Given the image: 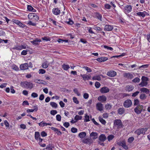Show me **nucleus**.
Returning <instances> with one entry per match:
<instances>
[{
	"label": "nucleus",
	"instance_id": "nucleus-1",
	"mask_svg": "<svg viewBox=\"0 0 150 150\" xmlns=\"http://www.w3.org/2000/svg\"><path fill=\"white\" fill-rule=\"evenodd\" d=\"M21 86L24 88L31 89L33 87V84L30 82L24 81L21 82Z\"/></svg>",
	"mask_w": 150,
	"mask_h": 150
},
{
	"label": "nucleus",
	"instance_id": "nucleus-2",
	"mask_svg": "<svg viewBox=\"0 0 150 150\" xmlns=\"http://www.w3.org/2000/svg\"><path fill=\"white\" fill-rule=\"evenodd\" d=\"M147 129L148 128L146 127L139 129L135 131L134 133L139 135H140L141 134H145V132L147 131Z\"/></svg>",
	"mask_w": 150,
	"mask_h": 150
},
{
	"label": "nucleus",
	"instance_id": "nucleus-3",
	"mask_svg": "<svg viewBox=\"0 0 150 150\" xmlns=\"http://www.w3.org/2000/svg\"><path fill=\"white\" fill-rule=\"evenodd\" d=\"M132 10L131 6L129 5H127L125 6L123 11L126 14H127L130 12Z\"/></svg>",
	"mask_w": 150,
	"mask_h": 150
},
{
	"label": "nucleus",
	"instance_id": "nucleus-4",
	"mask_svg": "<svg viewBox=\"0 0 150 150\" xmlns=\"http://www.w3.org/2000/svg\"><path fill=\"white\" fill-rule=\"evenodd\" d=\"M114 125L115 126H118L119 127H123V125L121 120L120 119L115 120L114 121Z\"/></svg>",
	"mask_w": 150,
	"mask_h": 150
},
{
	"label": "nucleus",
	"instance_id": "nucleus-5",
	"mask_svg": "<svg viewBox=\"0 0 150 150\" xmlns=\"http://www.w3.org/2000/svg\"><path fill=\"white\" fill-rule=\"evenodd\" d=\"M132 105V102L130 100H126L123 103L124 106L125 108H129Z\"/></svg>",
	"mask_w": 150,
	"mask_h": 150
},
{
	"label": "nucleus",
	"instance_id": "nucleus-6",
	"mask_svg": "<svg viewBox=\"0 0 150 150\" xmlns=\"http://www.w3.org/2000/svg\"><path fill=\"white\" fill-rule=\"evenodd\" d=\"M117 144L119 146H122L126 150H127L128 149V146L126 145L125 142L124 141L118 142Z\"/></svg>",
	"mask_w": 150,
	"mask_h": 150
},
{
	"label": "nucleus",
	"instance_id": "nucleus-7",
	"mask_svg": "<svg viewBox=\"0 0 150 150\" xmlns=\"http://www.w3.org/2000/svg\"><path fill=\"white\" fill-rule=\"evenodd\" d=\"M113 28V25H105L104 29L105 31H111Z\"/></svg>",
	"mask_w": 150,
	"mask_h": 150
},
{
	"label": "nucleus",
	"instance_id": "nucleus-8",
	"mask_svg": "<svg viewBox=\"0 0 150 150\" xmlns=\"http://www.w3.org/2000/svg\"><path fill=\"white\" fill-rule=\"evenodd\" d=\"M41 41L42 40L41 39L36 38L33 40L31 41V42L34 45H38L40 44V43Z\"/></svg>",
	"mask_w": 150,
	"mask_h": 150
},
{
	"label": "nucleus",
	"instance_id": "nucleus-9",
	"mask_svg": "<svg viewBox=\"0 0 150 150\" xmlns=\"http://www.w3.org/2000/svg\"><path fill=\"white\" fill-rule=\"evenodd\" d=\"M96 107L97 109L100 111H101L103 109V105L100 103H98L96 105Z\"/></svg>",
	"mask_w": 150,
	"mask_h": 150
},
{
	"label": "nucleus",
	"instance_id": "nucleus-10",
	"mask_svg": "<svg viewBox=\"0 0 150 150\" xmlns=\"http://www.w3.org/2000/svg\"><path fill=\"white\" fill-rule=\"evenodd\" d=\"M98 139L101 142H103L106 140L107 137L105 134H102L99 136Z\"/></svg>",
	"mask_w": 150,
	"mask_h": 150
},
{
	"label": "nucleus",
	"instance_id": "nucleus-11",
	"mask_svg": "<svg viewBox=\"0 0 150 150\" xmlns=\"http://www.w3.org/2000/svg\"><path fill=\"white\" fill-rule=\"evenodd\" d=\"M107 75L109 76L113 77L116 75V72L114 71H110L107 72Z\"/></svg>",
	"mask_w": 150,
	"mask_h": 150
},
{
	"label": "nucleus",
	"instance_id": "nucleus-12",
	"mask_svg": "<svg viewBox=\"0 0 150 150\" xmlns=\"http://www.w3.org/2000/svg\"><path fill=\"white\" fill-rule=\"evenodd\" d=\"M98 99L99 101L103 103L106 101L107 98L106 96L104 95H102V96H99Z\"/></svg>",
	"mask_w": 150,
	"mask_h": 150
},
{
	"label": "nucleus",
	"instance_id": "nucleus-13",
	"mask_svg": "<svg viewBox=\"0 0 150 150\" xmlns=\"http://www.w3.org/2000/svg\"><path fill=\"white\" fill-rule=\"evenodd\" d=\"M109 89L107 87H104L100 89V92L102 93H106L109 91Z\"/></svg>",
	"mask_w": 150,
	"mask_h": 150
},
{
	"label": "nucleus",
	"instance_id": "nucleus-14",
	"mask_svg": "<svg viewBox=\"0 0 150 150\" xmlns=\"http://www.w3.org/2000/svg\"><path fill=\"white\" fill-rule=\"evenodd\" d=\"M20 68L22 70H25L28 69V63H25L21 64L20 66Z\"/></svg>",
	"mask_w": 150,
	"mask_h": 150
},
{
	"label": "nucleus",
	"instance_id": "nucleus-15",
	"mask_svg": "<svg viewBox=\"0 0 150 150\" xmlns=\"http://www.w3.org/2000/svg\"><path fill=\"white\" fill-rule=\"evenodd\" d=\"M52 12L54 14L56 15L59 14L60 13V10L57 8H53Z\"/></svg>",
	"mask_w": 150,
	"mask_h": 150
},
{
	"label": "nucleus",
	"instance_id": "nucleus-16",
	"mask_svg": "<svg viewBox=\"0 0 150 150\" xmlns=\"http://www.w3.org/2000/svg\"><path fill=\"white\" fill-rule=\"evenodd\" d=\"M135 13L136 14V15L138 16L144 18L146 14V12L144 11L143 12H139Z\"/></svg>",
	"mask_w": 150,
	"mask_h": 150
},
{
	"label": "nucleus",
	"instance_id": "nucleus-17",
	"mask_svg": "<svg viewBox=\"0 0 150 150\" xmlns=\"http://www.w3.org/2000/svg\"><path fill=\"white\" fill-rule=\"evenodd\" d=\"M54 148V145L52 144H49L46 146V148L43 150H45V149L47 150H52Z\"/></svg>",
	"mask_w": 150,
	"mask_h": 150
},
{
	"label": "nucleus",
	"instance_id": "nucleus-18",
	"mask_svg": "<svg viewBox=\"0 0 150 150\" xmlns=\"http://www.w3.org/2000/svg\"><path fill=\"white\" fill-rule=\"evenodd\" d=\"M81 76L82 77L83 79L85 81L86 80H88L89 79H91V76H89L88 75L86 74H81Z\"/></svg>",
	"mask_w": 150,
	"mask_h": 150
},
{
	"label": "nucleus",
	"instance_id": "nucleus-19",
	"mask_svg": "<svg viewBox=\"0 0 150 150\" xmlns=\"http://www.w3.org/2000/svg\"><path fill=\"white\" fill-rule=\"evenodd\" d=\"M34 81L35 83H38L42 84L45 85L47 84V83L46 81H45L42 80H40V79H35L34 80Z\"/></svg>",
	"mask_w": 150,
	"mask_h": 150
},
{
	"label": "nucleus",
	"instance_id": "nucleus-20",
	"mask_svg": "<svg viewBox=\"0 0 150 150\" xmlns=\"http://www.w3.org/2000/svg\"><path fill=\"white\" fill-rule=\"evenodd\" d=\"M124 76L130 79H132L133 78V75L129 73H125L124 74Z\"/></svg>",
	"mask_w": 150,
	"mask_h": 150
},
{
	"label": "nucleus",
	"instance_id": "nucleus-21",
	"mask_svg": "<svg viewBox=\"0 0 150 150\" xmlns=\"http://www.w3.org/2000/svg\"><path fill=\"white\" fill-rule=\"evenodd\" d=\"M92 140L89 138H87L84 139L82 141V142L85 144H90L92 143Z\"/></svg>",
	"mask_w": 150,
	"mask_h": 150
},
{
	"label": "nucleus",
	"instance_id": "nucleus-22",
	"mask_svg": "<svg viewBox=\"0 0 150 150\" xmlns=\"http://www.w3.org/2000/svg\"><path fill=\"white\" fill-rule=\"evenodd\" d=\"M108 59V58L107 57H101L97 58L96 60L98 62H102L107 60Z\"/></svg>",
	"mask_w": 150,
	"mask_h": 150
},
{
	"label": "nucleus",
	"instance_id": "nucleus-23",
	"mask_svg": "<svg viewBox=\"0 0 150 150\" xmlns=\"http://www.w3.org/2000/svg\"><path fill=\"white\" fill-rule=\"evenodd\" d=\"M98 134L97 132H92L90 134V136L91 137H94L93 139H96L98 138Z\"/></svg>",
	"mask_w": 150,
	"mask_h": 150
},
{
	"label": "nucleus",
	"instance_id": "nucleus-24",
	"mask_svg": "<svg viewBox=\"0 0 150 150\" xmlns=\"http://www.w3.org/2000/svg\"><path fill=\"white\" fill-rule=\"evenodd\" d=\"M134 89V87L132 85H128L126 86L125 90L129 92L132 91Z\"/></svg>",
	"mask_w": 150,
	"mask_h": 150
},
{
	"label": "nucleus",
	"instance_id": "nucleus-25",
	"mask_svg": "<svg viewBox=\"0 0 150 150\" xmlns=\"http://www.w3.org/2000/svg\"><path fill=\"white\" fill-rule=\"evenodd\" d=\"M34 107L35 108L34 109H28L27 110V112H33L34 111H37L38 110V108L37 105L34 106Z\"/></svg>",
	"mask_w": 150,
	"mask_h": 150
},
{
	"label": "nucleus",
	"instance_id": "nucleus-26",
	"mask_svg": "<svg viewBox=\"0 0 150 150\" xmlns=\"http://www.w3.org/2000/svg\"><path fill=\"white\" fill-rule=\"evenodd\" d=\"M125 112V109L123 108H120L118 110V113L120 115L124 114Z\"/></svg>",
	"mask_w": 150,
	"mask_h": 150
},
{
	"label": "nucleus",
	"instance_id": "nucleus-27",
	"mask_svg": "<svg viewBox=\"0 0 150 150\" xmlns=\"http://www.w3.org/2000/svg\"><path fill=\"white\" fill-rule=\"evenodd\" d=\"M140 91H141V92L145 93L146 94H148L149 92V89L144 87L141 88Z\"/></svg>",
	"mask_w": 150,
	"mask_h": 150
},
{
	"label": "nucleus",
	"instance_id": "nucleus-28",
	"mask_svg": "<svg viewBox=\"0 0 150 150\" xmlns=\"http://www.w3.org/2000/svg\"><path fill=\"white\" fill-rule=\"evenodd\" d=\"M27 9L28 10L30 11L33 12H35L36 11V9H34L31 6L28 5L27 6Z\"/></svg>",
	"mask_w": 150,
	"mask_h": 150
},
{
	"label": "nucleus",
	"instance_id": "nucleus-29",
	"mask_svg": "<svg viewBox=\"0 0 150 150\" xmlns=\"http://www.w3.org/2000/svg\"><path fill=\"white\" fill-rule=\"evenodd\" d=\"M40 137V135L38 132H35V138L37 140H38V139Z\"/></svg>",
	"mask_w": 150,
	"mask_h": 150
},
{
	"label": "nucleus",
	"instance_id": "nucleus-30",
	"mask_svg": "<svg viewBox=\"0 0 150 150\" xmlns=\"http://www.w3.org/2000/svg\"><path fill=\"white\" fill-rule=\"evenodd\" d=\"M86 132H82L79 134V137L81 138H83L86 136Z\"/></svg>",
	"mask_w": 150,
	"mask_h": 150
},
{
	"label": "nucleus",
	"instance_id": "nucleus-31",
	"mask_svg": "<svg viewBox=\"0 0 150 150\" xmlns=\"http://www.w3.org/2000/svg\"><path fill=\"white\" fill-rule=\"evenodd\" d=\"M95 16L98 19L102 21V15L98 12L95 13Z\"/></svg>",
	"mask_w": 150,
	"mask_h": 150
},
{
	"label": "nucleus",
	"instance_id": "nucleus-32",
	"mask_svg": "<svg viewBox=\"0 0 150 150\" xmlns=\"http://www.w3.org/2000/svg\"><path fill=\"white\" fill-rule=\"evenodd\" d=\"M147 97V96L145 94L142 93L140 96L139 98L140 99L142 100H144Z\"/></svg>",
	"mask_w": 150,
	"mask_h": 150
},
{
	"label": "nucleus",
	"instance_id": "nucleus-33",
	"mask_svg": "<svg viewBox=\"0 0 150 150\" xmlns=\"http://www.w3.org/2000/svg\"><path fill=\"white\" fill-rule=\"evenodd\" d=\"M148 84L147 82L142 81V82L139 84V85L141 87L146 86Z\"/></svg>",
	"mask_w": 150,
	"mask_h": 150
},
{
	"label": "nucleus",
	"instance_id": "nucleus-34",
	"mask_svg": "<svg viewBox=\"0 0 150 150\" xmlns=\"http://www.w3.org/2000/svg\"><path fill=\"white\" fill-rule=\"evenodd\" d=\"M35 15V13H30L28 15V18L30 20H31L34 17Z\"/></svg>",
	"mask_w": 150,
	"mask_h": 150
},
{
	"label": "nucleus",
	"instance_id": "nucleus-35",
	"mask_svg": "<svg viewBox=\"0 0 150 150\" xmlns=\"http://www.w3.org/2000/svg\"><path fill=\"white\" fill-rule=\"evenodd\" d=\"M99 121L103 125H105L106 123L105 120H104L102 117H99Z\"/></svg>",
	"mask_w": 150,
	"mask_h": 150
},
{
	"label": "nucleus",
	"instance_id": "nucleus-36",
	"mask_svg": "<svg viewBox=\"0 0 150 150\" xmlns=\"http://www.w3.org/2000/svg\"><path fill=\"white\" fill-rule=\"evenodd\" d=\"M115 137L113 135H109L107 137L108 140L109 141H110L112 140Z\"/></svg>",
	"mask_w": 150,
	"mask_h": 150
},
{
	"label": "nucleus",
	"instance_id": "nucleus-37",
	"mask_svg": "<svg viewBox=\"0 0 150 150\" xmlns=\"http://www.w3.org/2000/svg\"><path fill=\"white\" fill-rule=\"evenodd\" d=\"M50 105L53 108H55L57 107V104L55 103L54 102H51L50 103Z\"/></svg>",
	"mask_w": 150,
	"mask_h": 150
},
{
	"label": "nucleus",
	"instance_id": "nucleus-38",
	"mask_svg": "<svg viewBox=\"0 0 150 150\" xmlns=\"http://www.w3.org/2000/svg\"><path fill=\"white\" fill-rule=\"evenodd\" d=\"M119 95L121 96V97L122 98L127 96H129L128 94L126 93H121Z\"/></svg>",
	"mask_w": 150,
	"mask_h": 150
},
{
	"label": "nucleus",
	"instance_id": "nucleus-39",
	"mask_svg": "<svg viewBox=\"0 0 150 150\" xmlns=\"http://www.w3.org/2000/svg\"><path fill=\"white\" fill-rule=\"evenodd\" d=\"M63 68L64 69V70H67L69 69L70 68L69 66L68 65H66L64 64L62 66Z\"/></svg>",
	"mask_w": 150,
	"mask_h": 150
},
{
	"label": "nucleus",
	"instance_id": "nucleus-40",
	"mask_svg": "<svg viewBox=\"0 0 150 150\" xmlns=\"http://www.w3.org/2000/svg\"><path fill=\"white\" fill-rule=\"evenodd\" d=\"M92 79L93 80H97L98 81L101 80V77L99 75L94 76L93 77Z\"/></svg>",
	"mask_w": 150,
	"mask_h": 150
},
{
	"label": "nucleus",
	"instance_id": "nucleus-41",
	"mask_svg": "<svg viewBox=\"0 0 150 150\" xmlns=\"http://www.w3.org/2000/svg\"><path fill=\"white\" fill-rule=\"evenodd\" d=\"M136 108H138L139 110L140 111V112H141L143 110V106L142 105H138Z\"/></svg>",
	"mask_w": 150,
	"mask_h": 150
},
{
	"label": "nucleus",
	"instance_id": "nucleus-42",
	"mask_svg": "<svg viewBox=\"0 0 150 150\" xmlns=\"http://www.w3.org/2000/svg\"><path fill=\"white\" fill-rule=\"evenodd\" d=\"M82 118V117L81 116H79L78 115H76L74 117V120H76L77 122V121L79 120H81Z\"/></svg>",
	"mask_w": 150,
	"mask_h": 150
},
{
	"label": "nucleus",
	"instance_id": "nucleus-43",
	"mask_svg": "<svg viewBox=\"0 0 150 150\" xmlns=\"http://www.w3.org/2000/svg\"><path fill=\"white\" fill-rule=\"evenodd\" d=\"M140 81V79L138 77L135 78V79H133L132 81L134 83H138Z\"/></svg>",
	"mask_w": 150,
	"mask_h": 150
},
{
	"label": "nucleus",
	"instance_id": "nucleus-44",
	"mask_svg": "<svg viewBox=\"0 0 150 150\" xmlns=\"http://www.w3.org/2000/svg\"><path fill=\"white\" fill-rule=\"evenodd\" d=\"M42 39L43 40H45L46 41H50L51 39L48 37H44L42 38Z\"/></svg>",
	"mask_w": 150,
	"mask_h": 150
},
{
	"label": "nucleus",
	"instance_id": "nucleus-45",
	"mask_svg": "<svg viewBox=\"0 0 150 150\" xmlns=\"http://www.w3.org/2000/svg\"><path fill=\"white\" fill-rule=\"evenodd\" d=\"M83 68L86 71H87V72H90L92 71L91 69L90 68L87 66H84L83 67Z\"/></svg>",
	"mask_w": 150,
	"mask_h": 150
},
{
	"label": "nucleus",
	"instance_id": "nucleus-46",
	"mask_svg": "<svg viewBox=\"0 0 150 150\" xmlns=\"http://www.w3.org/2000/svg\"><path fill=\"white\" fill-rule=\"evenodd\" d=\"M141 79L142 81L146 82L149 81V79L148 78L144 76H142Z\"/></svg>",
	"mask_w": 150,
	"mask_h": 150
},
{
	"label": "nucleus",
	"instance_id": "nucleus-47",
	"mask_svg": "<svg viewBox=\"0 0 150 150\" xmlns=\"http://www.w3.org/2000/svg\"><path fill=\"white\" fill-rule=\"evenodd\" d=\"M42 66L43 68L45 69L48 67V65L47 64V62H45L42 64Z\"/></svg>",
	"mask_w": 150,
	"mask_h": 150
},
{
	"label": "nucleus",
	"instance_id": "nucleus-48",
	"mask_svg": "<svg viewBox=\"0 0 150 150\" xmlns=\"http://www.w3.org/2000/svg\"><path fill=\"white\" fill-rule=\"evenodd\" d=\"M134 138L132 137H129L128 139V142L129 143H131L134 141Z\"/></svg>",
	"mask_w": 150,
	"mask_h": 150
},
{
	"label": "nucleus",
	"instance_id": "nucleus-49",
	"mask_svg": "<svg viewBox=\"0 0 150 150\" xmlns=\"http://www.w3.org/2000/svg\"><path fill=\"white\" fill-rule=\"evenodd\" d=\"M73 91L77 96H80L81 94L79 93L78 89L76 88H74L73 89Z\"/></svg>",
	"mask_w": 150,
	"mask_h": 150
},
{
	"label": "nucleus",
	"instance_id": "nucleus-50",
	"mask_svg": "<svg viewBox=\"0 0 150 150\" xmlns=\"http://www.w3.org/2000/svg\"><path fill=\"white\" fill-rule=\"evenodd\" d=\"M27 24L28 25H29L33 26H36V23H33L31 21H28V23H27Z\"/></svg>",
	"mask_w": 150,
	"mask_h": 150
},
{
	"label": "nucleus",
	"instance_id": "nucleus-51",
	"mask_svg": "<svg viewBox=\"0 0 150 150\" xmlns=\"http://www.w3.org/2000/svg\"><path fill=\"white\" fill-rule=\"evenodd\" d=\"M23 49H25V47H23L21 45H18L16 47V49L17 50H20Z\"/></svg>",
	"mask_w": 150,
	"mask_h": 150
},
{
	"label": "nucleus",
	"instance_id": "nucleus-52",
	"mask_svg": "<svg viewBox=\"0 0 150 150\" xmlns=\"http://www.w3.org/2000/svg\"><path fill=\"white\" fill-rule=\"evenodd\" d=\"M85 119H84V122H87L90 121L89 120V117L88 115H86L85 116Z\"/></svg>",
	"mask_w": 150,
	"mask_h": 150
},
{
	"label": "nucleus",
	"instance_id": "nucleus-53",
	"mask_svg": "<svg viewBox=\"0 0 150 150\" xmlns=\"http://www.w3.org/2000/svg\"><path fill=\"white\" fill-rule=\"evenodd\" d=\"M38 124L39 126L40 127H44V126H47V123L43 122L42 121L39 123Z\"/></svg>",
	"mask_w": 150,
	"mask_h": 150
},
{
	"label": "nucleus",
	"instance_id": "nucleus-54",
	"mask_svg": "<svg viewBox=\"0 0 150 150\" xmlns=\"http://www.w3.org/2000/svg\"><path fill=\"white\" fill-rule=\"evenodd\" d=\"M57 113V110H52L50 111V113L51 115H54Z\"/></svg>",
	"mask_w": 150,
	"mask_h": 150
},
{
	"label": "nucleus",
	"instance_id": "nucleus-55",
	"mask_svg": "<svg viewBox=\"0 0 150 150\" xmlns=\"http://www.w3.org/2000/svg\"><path fill=\"white\" fill-rule=\"evenodd\" d=\"M105 108L107 110L110 109L112 108V106L110 104H106L105 105Z\"/></svg>",
	"mask_w": 150,
	"mask_h": 150
},
{
	"label": "nucleus",
	"instance_id": "nucleus-56",
	"mask_svg": "<svg viewBox=\"0 0 150 150\" xmlns=\"http://www.w3.org/2000/svg\"><path fill=\"white\" fill-rule=\"evenodd\" d=\"M73 102L76 104H78L79 103V101L75 97H73Z\"/></svg>",
	"mask_w": 150,
	"mask_h": 150
},
{
	"label": "nucleus",
	"instance_id": "nucleus-57",
	"mask_svg": "<svg viewBox=\"0 0 150 150\" xmlns=\"http://www.w3.org/2000/svg\"><path fill=\"white\" fill-rule=\"evenodd\" d=\"M134 111L137 114H139L141 113L140 111L137 108H135L134 109Z\"/></svg>",
	"mask_w": 150,
	"mask_h": 150
},
{
	"label": "nucleus",
	"instance_id": "nucleus-58",
	"mask_svg": "<svg viewBox=\"0 0 150 150\" xmlns=\"http://www.w3.org/2000/svg\"><path fill=\"white\" fill-rule=\"evenodd\" d=\"M71 131L72 132L75 133L77 132V129L76 128L73 127L71 128Z\"/></svg>",
	"mask_w": 150,
	"mask_h": 150
},
{
	"label": "nucleus",
	"instance_id": "nucleus-59",
	"mask_svg": "<svg viewBox=\"0 0 150 150\" xmlns=\"http://www.w3.org/2000/svg\"><path fill=\"white\" fill-rule=\"evenodd\" d=\"M104 47L105 49H107L108 50H110L112 51L113 50V49L111 47H109L107 45H104Z\"/></svg>",
	"mask_w": 150,
	"mask_h": 150
},
{
	"label": "nucleus",
	"instance_id": "nucleus-60",
	"mask_svg": "<svg viewBox=\"0 0 150 150\" xmlns=\"http://www.w3.org/2000/svg\"><path fill=\"white\" fill-rule=\"evenodd\" d=\"M39 72L40 74H45V73L46 71L43 69H41L39 70Z\"/></svg>",
	"mask_w": 150,
	"mask_h": 150
},
{
	"label": "nucleus",
	"instance_id": "nucleus-61",
	"mask_svg": "<svg viewBox=\"0 0 150 150\" xmlns=\"http://www.w3.org/2000/svg\"><path fill=\"white\" fill-rule=\"evenodd\" d=\"M41 136L42 137H45L47 136V134L45 131H43L41 132L40 133Z\"/></svg>",
	"mask_w": 150,
	"mask_h": 150
},
{
	"label": "nucleus",
	"instance_id": "nucleus-62",
	"mask_svg": "<svg viewBox=\"0 0 150 150\" xmlns=\"http://www.w3.org/2000/svg\"><path fill=\"white\" fill-rule=\"evenodd\" d=\"M139 93V91H137L135 93H132V96L133 97H135L137 96Z\"/></svg>",
	"mask_w": 150,
	"mask_h": 150
},
{
	"label": "nucleus",
	"instance_id": "nucleus-63",
	"mask_svg": "<svg viewBox=\"0 0 150 150\" xmlns=\"http://www.w3.org/2000/svg\"><path fill=\"white\" fill-rule=\"evenodd\" d=\"M56 120L58 121H60L61 120V116L59 115H57L56 116Z\"/></svg>",
	"mask_w": 150,
	"mask_h": 150
},
{
	"label": "nucleus",
	"instance_id": "nucleus-64",
	"mask_svg": "<svg viewBox=\"0 0 150 150\" xmlns=\"http://www.w3.org/2000/svg\"><path fill=\"white\" fill-rule=\"evenodd\" d=\"M33 18L35 21H38L39 19V17L36 13H35V16H34Z\"/></svg>",
	"mask_w": 150,
	"mask_h": 150
}]
</instances>
